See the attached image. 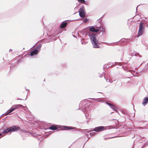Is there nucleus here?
Listing matches in <instances>:
<instances>
[{
    "instance_id": "39448f33",
    "label": "nucleus",
    "mask_w": 148,
    "mask_h": 148,
    "mask_svg": "<svg viewBox=\"0 0 148 148\" xmlns=\"http://www.w3.org/2000/svg\"><path fill=\"white\" fill-rule=\"evenodd\" d=\"M21 106L22 105H15L14 106H13L12 107V108H10V111L8 113L6 114L5 115H7L9 114L11 112L13 111L14 110L17 109L18 108V106Z\"/></svg>"
},
{
    "instance_id": "423d86ee",
    "label": "nucleus",
    "mask_w": 148,
    "mask_h": 148,
    "mask_svg": "<svg viewBox=\"0 0 148 148\" xmlns=\"http://www.w3.org/2000/svg\"><path fill=\"white\" fill-rule=\"evenodd\" d=\"M11 128V132H14L18 130L19 129L18 127L13 126L10 127Z\"/></svg>"
},
{
    "instance_id": "2eb2a0df",
    "label": "nucleus",
    "mask_w": 148,
    "mask_h": 148,
    "mask_svg": "<svg viewBox=\"0 0 148 148\" xmlns=\"http://www.w3.org/2000/svg\"><path fill=\"white\" fill-rule=\"evenodd\" d=\"M65 127V128L64 129H66H66H67V130L68 129V127Z\"/></svg>"
},
{
    "instance_id": "20e7f679",
    "label": "nucleus",
    "mask_w": 148,
    "mask_h": 148,
    "mask_svg": "<svg viewBox=\"0 0 148 148\" xmlns=\"http://www.w3.org/2000/svg\"><path fill=\"white\" fill-rule=\"evenodd\" d=\"M143 27L142 23H140L139 25V30L138 31V35L139 36H141L143 32Z\"/></svg>"
},
{
    "instance_id": "ddd939ff",
    "label": "nucleus",
    "mask_w": 148,
    "mask_h": 148,
    "mask_svg": "<svg viewBox=\"0 0 148 148\" xmlns=\"http://www.w3.org/2000/svg\"><path fill=\"white\" fill-rule=\"evenodd\" d=\"M78 1L79 2H82V3H84L85 2L84 0H78Z\"/></svg>"
},
{
    "instance_id": "4468645a",
    "label": "nucleus",
    "mask_w": 148,
    "mask_h": 148,
    "mask_svg": "<svg viewBox=\"0 0 148 148\" xmlns=\"http://www.w3.org/2000/svg\"><path fill=\"white\" fill-rule=\"evenodd\" d=\"M107 103L110 106H111V108L113 109V108H114V106H112L110 104V103Z\"/></svg>"
},
{
    "instance_id": "f257e3e1",
    "label": "nucleus",
    "mask_w": 148,
    "mask_h": 148,
    "mask_svg": "<svg viewBox=\"0 0 148 148\" xmlns=\"http://www.w3.org/2000/svg\"><path fill=\"white\" fill-rule=\"evenodd\" d=\"M90 38L94 48L99 47L98 45V41L97 39L96 36L94 34H92L90 36Z\"/></svg>"
},
{
    "instance_id": "dca6fc26",
    "label": "nucleus",
    "mask_w": 148,
    "mask_h": 148,
    "mask_svg": "<svg viewBox=\"0 0 148 148\" xmlns=\"http://www.w3.org/2000/svg\"><path fill=\"white\" fill-rule=\"evenodd\" d=\"M1 135V134L0 133V136Z\"/></svg>"
},
{
    "instance_id": "7ed1b4c3",
    "label": "nucleus",
    "mask_w": 148,
    "mask_h": 148,
    "mask_svg": "<svg viewBox=\"0 0 148 148\" xmlns=\"http://www.w3.org/2000/svg\"><path fill=\"white\" fill-rule=\"evenodd\" d=\"M106 129V127L103 126H100L95 127L94 129V131L98 132L102 131Z\"/></svg>"
},
{
    "instance_id": "9b49d317",
    "label": "nucleus",
    "mask_w": 148,
    "mask_h": 148,
    "mask_svg": "<svg viewBox=\"0 0 148 148\" xmlns=\"http://www.w3.org/2000/svg\"><path fill=\"white\" fill-rule=\"evenodd\" d=\"M38 52V51L37 50H35L34 51H32L31 53V56H33L36 54Z\"/></svg>"
},
{
    "instance_id": "f8f14e48",
    "label": "nucleus",
    "mask_w": 148,
    "mask_h": 148,
    "mask_svg": "<svg viewBox=\"0 0 148 148\" xmlns=\"http://www.w3.org/2000/svg\"><path fill=\"white\" fill-rule=\"evenodd\" d=\"M66 23H62L61 25V27L62 28H64L67 25Z\"/></svg>"
},
{
    "instance_id": "6e6552de",
    "label": "nucleus",
    "mask_w": 148,
    "mask_h": 148,
    "mask_svg": "<svg viewBox=\"0 0 148 148\" xmlns=\"http://www.w3.org/2000/svg\"><path fill=\"white\" fill-rule=\"evenodd\" d=\"M148 102V97H145L144 98L143 102V104L145 106V105Z\"/></svg>"
},
{
    "instance_id": "1a4fd4ad",
    "label": "nucleus",
    "mask_w": 148,
    "mask_h": 148,
    "mask_svg": "<svg viewBox=\"0 0 148 148\" xmlns=\"http://www.w3.org/2000/svg\"><path fill=\"white\" fill-rule=\"evenodd\" d=\"M10 132H11V128L10 127H9L7 129L5 130H4L3 131V133H8Z\"/></svg>"
},
{
    "instance_id": "f03ea898",
    "label": "nucleus",
    "mask_w": 148,
    "mask_h": 148,
    "mask_svg": "<svg viewBox=\"0 0 148 148\" xmlns=\"http://www.w3.org/2000/svg\"><path fill=\"white\" fill-rule=\"evenodd\" d=\"M84 7H83L80 8L79 11L80 16L81 17L83 18H84L85 16V13L84 12Z\"/></svg>"
},
{
    "instance_id": "9d476101",
    "label": "nucleus",
    "mask_w": 148,
    "mask_h": 148,
    "mask_svg": "<svg viewBox=\"0 0 148 148\" xmlns=\"http://www.w3.org/2000/svg\"><path fill=\"white\" fill-rule=\"evenodd\" d=\"M49 129L53 130H57V126L55 125H53L49 127Z\"/></svg>"
},
{
    "instance_id": "0eeeda50",
    "label": "nucleus",
    "mask_w": 148,
    "mask_h": 148,
    "mask_svg": "<svg viewBox=\"0 0 148 148\" xmlns=\"http://www.w3.org/2000/svg\"><path fill=\"white\" fill-rule=\"evenodd\" d=\"M89 29L90 31L93 32H97L99 31L98 29H96L93 27H90Z\"/></svg>"
}]
</instances>
